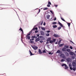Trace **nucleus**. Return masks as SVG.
Masks as SVG:
<instances>
[{"label":"nucleus","mask_w":76,"mask_h":76,"mask_svg":"<svg viewBox=\"0 0 76 76\" xmlns=\"http://www.w3.org/2000/svg\"><path fill=\"white\" fill-rule=\"evenodd\" d=\"M59 42H60V41H59V42H58V45H59V44H60Z\"/></svg>","instance_id":"4d7b16f0"},{"label":"nucleus","mask_w":76,"mask_h":76,"mask_svg":"<svg viewBox=\"0 0 76 76\" xmlns=\"http://www.w3.org/2000/svg\"><path fill=\"white\" fill-rule=\"evenodd\" d=\"M56 39H53V42H55V41H56Z\"/></svg>","instance_id":"de8ad7c7"},{"label":"nucleus","mask_w":76,"mask_h":76,"mask_svg":"<svg viewBox=\"0 0 76 76\" xmlns=\"http://www.w3.org/2000/svg\"><path fill=\"white\" fill-rule=\"evenodd\" d=\"M40 40L39 38H37L35 40V42H38V41H39Z\"/></svg>","instance_id":"f8f14e48"},{"label":"nucleus","mask_w":76,"mask_h":76,"mask_svg":"<svg viewBox=\"0 0 76 76\" xmlns=\"http://www.w3.org/2000/svg\"><path fill=\"white\" fill-rule=\"evenodd\" d=\"M40 10H40V9H39V12H40Z\"/></svg>","instance_id":"680f3d73"},{"label":"nucleus","mask_w":76,"mask_h":76,"mask_svg":"<svg viewBox=\"0 0 76 76\" xmlns=\"http://www.w3.org/2000/svg\"><path fill=\"white\" fill-rule=\"evenodd\" d=\"M40 23L41 25H42V23H43V21H41Z\"/></svg>","instance_id":"2f4dec72"},{"label":"nucleus","mask_w":76,"mask_h":76,"mask_svg":"<svg viewBox=\"0 0 76 76\" xmlns=\"http://www.w3.org/2000/svg\"><path fill=\"white\" fill-rule=\"evenodd\" d=\"M40 42L41 43H42V42H43V41H42V40H40Z\"/></svg>","instance_id":"37998d69"},{"label":"nucleus","mask_w":76,"mask_h":76,"mask_svg":"<svg viewBox=\"0 0 76 76\" xmlns=\"http://www.w3.org/2000/svg\"><path fill=\"white\" fill-rule=\"evenodd\" d=\"M37 37H39V34H38L37 35Z\"/></svg>","instance_id":"bf43d9fd"},{"label":"nucleus","mask_w":76,"mask_h":76,"mask_svg":"<svg viewBox=\"0 0 76 76\" xmlns=\"http://www.w3.org/2000/svg\"><path fill=\"white\" fill-rule=\"evenodd\" d=\"M19 31H20L21 32H23V30H22V29L21 27L19 29Z\"/></svg>","instance_id":"412c9836"},{"label":"nucleus","mask_w":76,"mask_h":76,"mask_svg":"<svg viewBox=\"0 0 76 76\" xmlns=\"http://www.w3.org/2000/svg\"><path fill=\"white\" fill-rule=\"evenodd\" d=\"M65 67H67V65H66V64H65Z\"/></svg>","instance_id":"052dcab7"},{"label":"nucleus","mask_w":76,"mask_h":76,"mask_svg":"<svg viewBox=\"0 0 76 76\" xmlns=\"http://www.w3.org/2000/svg\"><path fill=\"white\" fill-rule=\"evenodd\" d=\"M46 53V51H45V50H44L42 51V53Z\"/></svg>","instance_id":"72a5a7b5"},{"label":"nucleus","mask_w":76,"mask_h":76,"mask_svg":"<svg viewBox=\"0 0 76 76\" xmlns=\"http://www.w3.org/2000/svg\"><path fill=\"white\" fill-rule=\"evenodd\" d=\"M46 32H47L48 33H49V32H50V31H46Z\"/></svg>","instance_id":"c03bdc74"},{"label":"nucleus","mask_w":76,"mask_h":76,"mask_svg":"<svg viewBox=\"0 0 76 76\" xmlns=\"http://www.w3.org/2000/svg\"><path fill=\"white\" fill-rule=\"evenodd\" d=\"M69 41L70 42H72V44H74V43L71 40H70Z\"/></svg>","instance_id":"49530a36"},{"label":"nucleus","mask_w":76,"mask_h":76,"mask_svg":"<svg viewBox=\"0 0 76 76\" xmlns=\"http://www.w3.org/2000/svg\"><path fill=\"white\" fill-rule=\"evenodd\" d=\"M65 61V60H64V59H62L61 60V61L62 62H63V61Z\"/></svg>","instance_id":"e433bc0d"},{"label":"nucleus","mask_w":76,"mask_h":76,"mask_svg":"<svg viewBox=\"0 0 76 76\" xmlns=\"http://www.w3.org/2000/svg\"><path fill=\"white\" fill-rule=\"evenodd\" d=\"M63 58H66V57L64 56V55L62 57Z\"/></svg>","instance_id":"a19ab883"},{"label":"nucleus","mask_w":76,"mask_h":76,"mask_svg":"<svg viewBox=\"0 0 76 76\" xmlns=\"http://www.w3.org/2000/svg\"><path fill=\"white\" fill-rule=\"evenodd\" d=\"M56 20V18H55L54 19V20Z\"/></svg>","instance_id":"13d9d810"},{"label":"nucleus","mask_w":76,"mask_h":76,"mask_svg":"<svg viewBox=\"0 0 76 76\" xmlns=\"http://www.w3.org/2000/svg\"><path fill=\"white\" fill-rule=\"evenodd\" d=\"M69 48L71 50H72L73 49V47H72V46H70Z\"/></svg>","instance_id":"58836bf2"},{"label":"nucleus","mask_w":76,"mask_h":76,"mask_svg":"<svg viewBox=\"0 0 76 76\" xmlns=\"http://www.w3.org/2000/svg\"><path fill=\"white\" fill-rule=\"evenodd\" d=\"M51 37L48 38L46 40L47 42H48L49 41H51Z\"/></svg>","instance_id":"423d86ee"},{"label":"nucleus","mask_w":76,"mask_h":76,"mask_svg":"<svg viewBox=\"0 0 76 76\" xmlns=\"http://www.w3.org/2000/svg\"><path fill=\"white\" fill-rule=\"evenodd\" d=\"M34 39H30V43H33L34 42L32 41H34Z\"/></svg>","instance_id":"6e6552de"},{"label":"nucleus","mask_w":76,"mask_h":76,"mask_svg":"<svg viewBox=\"0 0 76 76\" xmlns=\"http://www.w3.org/2000/svg\"><path fill=\"white\" fill-rule=\"evenodd\" d=\"M55 44H58L57 42H56L55 43Z\"/></svg>","instance_id":"e2e57ef3"},{"label":"nucleus","mask_w":76,"mask_h":76,"mask_svg":"<svg viewBox=\"0 0 76 76\" xmlns=\"http://www.w3.org/2000/svg\"><path fill=\"white\" fill-rule=\"evenodd\" d=\"M52 24L56 25V24H57V23L56 22H54L52 23Z\"/></svg>","instance_id":"bb28decb"},{"label":"nucleus","mask_w":76,"mask_h":76,"mask_svg":"<svg viewBox=\"0 0 76 76\" xmlns=\"http://www.w3.org/2000/svg\"><path fill=\"white\" fill-rule=\"evenodd\" d=\"M62 51H66V48H64L62 49Z\"/></svg>","instance_id":"a211bd4d"},{"label":"nucleus","mask_w":76,"mask_h":76,"mask_svg":"<svg viewBox=\"0 0 76 76\" xmlns=\"http://www.w3.org/2000/svg\"><path fill=\"white\" fill-rule=\"evenodd\" d=\"M56 53H59V54H61L62 53V52L61 51H60V50H58L56 52Z\"/></svg>","instance_id":"0eeeda50"},{"label":"nucleus","mask_w":76,"mask_h":76,"mask_svg":"<svg viewBox=\"0 0 76 76\" xmlns=\"http://www.w3.org/2000/svg\"><path fill=\"white\" fill-rule=\"evenodd\" d=\"M46 35L47 37H49L50 36V34L49 33L46 34Z\"/></svg>","instance_id":"cd10ccee"},{"label":"nucleus","mask_w":76,"mask_h":76,"mask_svg":"<svg viewBox=\"0 0 76 76\" xmlns=\"http://www.w3.org/2000/svg\"><path fill=\"white\" fill-rule=\"evenodd\" d=\"M48 4H50V5H51V3L50 1H48Z\"/></svg>","instance_id":"473e14b6"},{"label":"nucleus","mask_w":76,"mask_h":76,"mask_svg":"<svg viewBox=\"0 0 76 76\" xmlns=\"http://www.w3.org/2000/svg\"><path fill=\"white\" fill-rule=\"evenodd\" d=\"M46 44H49V42H47Z\"/></svg>","instance_id":"0e129e2a"},{"label":"nucleus","mask_w":76,"mask_h":76,"mask_svg":"<svg viewBox=\"0 0 76 76\" xmlns=\"http://www.w3.org/2000/svg\"><path fill=\"white\" fill-rule=\"evenodd\" d=\"M47 6L48 7H50V4H48V5H47Z\"/></svg>","instance_id":"8fccbe9b"},{"label":"nucleus","mask_w":76,"mask_h":76,"mask_svg":"<svg viewBox=\"0 0 76 76\" xmlns=\"http://www.w3.org/2000/svg\"><path fill=\"white\" fill-rule=\"evenodd\" d=\"M68 69V66H66L65 68V69Z\"/></svg>","instance_id":"a18cd8bd"},{"label":"nucleus","mask_w":76,"mask_h":76,"mask_svg":"<svg viewBox=\"0 0 76 76\" xmlns=\"http://www.w3.org/2000/svg\"><path fill=\"white\" fill-rule=\"evenodd\" d=\"M67 24L69 27H70V23H67Z\"/></svg>","instance_id":"c9c22d12"},{"label":"nucleus","mask_w":76,"mask_h":76,"mask_svg":"<svg viewBox=\"0 0 76 76\" xmlns=\"http://www.w3.org/2000/svg\"><path fill=\"white\" fill-rule=\"evenodd\" d=\"M55 7H57V6H58V5H55Z\"/></svg>","instance_id":"6e6d98bb"},{"label":"nucleus","mask_w":76,"mask_h":76,"mask_svg":"<svg viewBox=\"0 0 76 76\" xmlns=\"http://www.w3.org/2000/svg\"><path fill=\"white\" fill-rule=\"evenodd\" d=\"M31 38L32 39H34V38H35V39H36V38H37V37H35V36H32V37H31Z\"/></svg>","instance_id":"4468645a"},{"label":"nucleus","mask_w":76,"mask_h":76,"mask_svg":"<svg viewBox=\"0 0 76 76\" xmlns=\"http://www.w3.org/2000/svg\"><path fill=\"white\" fill-rule=\"evenodd\" d=\"M48 54H51V52H49L48 53Z\"/></svg>","instance_id":"5fc2aeb1"},{"label":"nucleus","mask_w":76,"mask_h":76,"mask_svg":"<svg viewBox=\"0 0 76 76\" xmlns=\"http://www.w3.org/2000/svg\"><path fill=\"white\" fill-rule=\"evenodd\" d=\"M29 52L30 53V56H33V55H34V54H33L30 50L29 51Z\"/></svg>","instance_id":"f3484780"},{"label":"nucleus","mask_w":76,"mask_h":76,"mask_svg":"<svg viewBox=\"0 0 76 76\" xmlns=\"http://www.w3.org/2000/svg\"><path fill=\"white\" fill-rule=\"evenodd\" d=\"M32 32V31H31L28 34H27V35L26 36V39H30L31 38V37L30 36V35H31V34Z\"/></svg>","instance_id":"f257e3e1"},{"label":"nucleus","mask_w":76,"mask_h":76,"mask_svg":"<svg viewBox=\"0 0 76 76\" xmlns=\"http://www.w3.org/2000/svg\"><path fill=\"white\" fill-rule=\"evenodd\" d=\"M61 20L64 22H66V21L64 19V18H63L62 17H61Z\"/></svg>","instance_id":"5701e85b"},{"label":"nucleus","mask_w":76,"mask_h":76,"mask_svg":"<svg viewBox=\"0 0 76 76\" xmlns=\"http://www.w3.org/2000/svg\"><path fill=\"white\" fill-rule=\"evenodd\" d=\"M75 53H76V51H75Z\"/></svg>","instance_id":"338daca9"},{"label":"nucleus","mask_w":76,"mask_h":76,"mask_svg":"<svg viewBox=\"0 0 76 76\" xmlns=\"http://www.w3.org/2000/svg\"><path fill=\"white\" fill-rule=\"evenodd\" d=\"M71 60V59L70 58H68L66 59V61L68 62H70V61Z\"/></svg>","instance_id":"9d476101"},{"label":"nucleus","mask_w":76,"mask_h":76,"mask_svg":"<svg viewBox=\"0 0 76 76\" xmlns=\"http://www.w3.org/2000/svg\"><path fill=\"white\" fill-rule=\"evenodd\" d=\"M35 29H36V30H38V28L37 27H36V28H34L31 31H34Z\"/></svg>","instance_id":"ddd939ff"},{"label":"nucleus","mask_w":76,"mask_h":76,"mask_svg":"<svg viewBox=\"0 0 76 76\" xmlns=\"http://www.w3.org/2000/svg\"><path fill=\"white\" fill-rule=\"evenodd\" d=\"M64 45V44H61L59 46L60 47H62L63 46V45Z\"/></svg>","instance_id":"aec40b11"},{"label":"nucleus","mask_w":76,"mask_h":76,"mask_svg":"<svg viewBox=\"0 0 76 76\" xmlns=\"http://www.w3.org/2000/svg\"><path fill=\"white\" fill-rule=\"evenodd\" d=\"M64 54H61L60 55V57H62L63 56H64Z\"/></svg>","instance_id":"c85d7f7f"},{"label":"nucleus","mask_w":76,"mask_h":76,"mask_svg":"<svg viewBox=\"0 0 76 76\" xmlns=\"http://www.w3.org/2000/svg\"><path fill=\"white\" fill-rule=\"evenodd\" d=\"M50 12L52 14H53V11H52L51 10H50Z\"/></svg>","instance_id":"ea45409f"},{"label":"nucleus","mask_w":76,"mask_h":76,"mask_svg":"<svg viewBox=\"0 0 76 76\" xmlns=\"http://www.w3.org/2000/svg\"><path fill=\"white\" fill-rule=\"evenodd\" d=\"M2 9H4H4L2 8L1 9H0V10H2Z\"/></svg>","instance_id":"69168bd1"},{"label":"nucleus","mask_w":76,"mask_h":76,"mask_svg":"<svg viewBox=\"0 0 76 76\" xmlns=\"http://www.w3.org/2000/svg\"><path fill=\"white\" fill-rule=\"evenodd\" d=\"M65 47H66L67 48H69V45L65 46Z\"/></svg>","instance_id":"4c0bfd02"},{"label":"nucleus","mask_w":76,"mask_h":76,"mask_svg":"<svg viewBox=\"0 0 76 76\" xmlns=\"http://www.w3.org/2000/svg\"><path fill=\"white\" fill-rule=\"evenodd\" d=\"M75 67H73L72 68L73 70H74V71H75V70H76V68H75Z\"/></svg>","instance_id":"c756f323"},{"label":"nucleus","mask_w":76,"mask_h":76,"mask_svg":"<svg viewBox=\"0 0 76 76\" xmlns=\"http://www.w3.org/2000/svg\"><path fill=\"white\" fill-rule=\"evenodd\" d=\"M58 30H60V29H61V27H59L58 28Z\"/></svg>","instance_id":"f704fd0d"},{"label":"nucleus","mask_w":76,"mask_h":76,"mask_svg":"<svg viewBox=\"0 0 76 76\" xmlns=\"http://www.w3.org/2000/svg\"><path fill=\"white\" fill-rule=\"evenodd\" d=\"M47 19H49L50 18V15H48L46 16Z\"/></svg>","instance_id":"6ab92c4d"},{"label":"nucleus","mask_w":76,"mask_h":76,"mask_svg":"<svg viewBox=\"0 0 76 76\" xmlns=\"http://www.w3.org/2000/svg\"><path fill=\"white\" fill-rule=\"evenodd\" d=\"M72 66L73 67H76V63L75 62H73L72 64Z\"/></svg>","instance_id":"39448f33"},{"label":"nucleus","mask_w":76,"mask_h":76,"mask_svg":"<svg viewBox=\"0 0 76 76\" xmlns=\"http://www.w3.org/2000/svg\"><path fill=\"white\" fill-rule=\"evenodd\" d=\"M66 65V64H64L61 65L62 66H65Z\"/></svg>","instance_id":"79ce46f5"},{"label":"nucleus","mask_w":76,"mask_h":76,"mask_svg":"<svg viewBox=\"0 0 76 76\" xmlns=\"http://www.w3.org/2000/svg\"><path fill=\"white\" fill-rule=\"evenodd\" d=\"M31 47H32L34 49V50H37V49H38V47L37 46L34 47V46H32V45H31Z\"/></svg>","instance_id":"7ed1b4c3"},{"label":"nucleus","mask_w":76,"mask_h":76,"mask_svg":"<svg viewBox=\"0 0 76 76\" xmlns=\"http://www.w3.org/2000/svg\"><path fill=\"white\" fill-rule=\"evenodd\" d=\"M53 26L54 28H57V26L56 25Z\"/></svg>","instance_id":"a878e982"},{"label":"nucleus","mask_w":76,"mask_h":76,"mask_svg":"<svg viewBox=\"0 0 76 76\" xmlns=\"http://www.w3.org/2000/svg\"><path fill=\"white\" fill-rule=\"evenodd\" d=\"M69 67H71L72 66V65H71V64H69Z\"/></svg>","instance_id":"603ef678"},{"label":"nucleus","mask_w":76,"mask_h":76,"mask_svg":"<svg viewBox=\"0 0 76 76\" xmlns=\"http://www.w3.org/2000/svg\"><path fill=\"white\" fill-rule=\"evenodd\" d=\"M69 54H70V55H74V53L72 52H69Z\"/></svg>","instance_id":"2eb2a0df"},{"label":"nucleus","mask_w":76,"mask_h":76,"mask_svg":"<svg viewBox=\"0 0 76 76\" xmlns=\"http://www.w3.org/2000/svg\"><path fill=\"white\" fill-rule=\"evenodd\" d=\"M58 23L61 27H62L63 28H64V26H63V25H62V24H61V23L58 22Z\"/></svg>","instance_id":"f03ea898"},{"label":"nucleus","mask_w":76,"mask_h":76,"mask_svg":"<svg viewBox=\"0 0 76 76\" xmlns=\"http://www.w3.org/2000/svg\"><path fill=\"white\" fill-rule=\"evenodd\" d=\"M40 34L42 35H45V33H44V32L43 31H41Z\"/></svg>","instance_id":"20e7f679"},{"label":"nucleus","mask_w":76,"mask_h":76,"mask_svg":"<svg viewBox=\"0 0 76 76\" xmlns=\"http://www.w3.org/2000/svg\"><path fill=\"white\" fill-rule=\"evenodd\" d=\"M49 42L50 43V44H52V43H53V41L52 40H50Z\"/></svg>","instance_id":"7c9ffc66"},{"label":"nucleus","mask_w":76,"mask_h":76,"mask_svg":"<svg viewBox=\"0 0 76 76\" xmlns=\"http://www.w3.org/2000/svg\"><path fill=\"white\" fill-rule=\"evenodd\" d=\"M41 28L42 30H43V31H45V28L44 27H41Z\"/></svg>","instance_id":"4be33fe9"},{"label":"nucleus","mask_w":76,"mask_h":76,"mask_svg":"<svg viewBox=\"0 0 76 76\" xmlns=\"http://www.w3.org/2000/svg\"><path fill=\"white\" fill-rule=\"evenodd\" d=\"M69 68L70 69V70H72V69H73V68H72V67H70Z\"/></svg>","instance_id":"3c124183"},{"label":"nucleus","mask_w":76,"mask_h":76,"mask_svg":"<svg viewBox=\"0 0 76 76\" xmlns=\"http://www.w3.org/2000/svg\"><path fill=\"white\" fill-rule=\"evenodd\" d=\"M53 36L55 37H60V36L57 35V34H54Z\"/></svg>","instance_id":"1a4fd4ad"},{"label":"nucleus","mask_w":76,"mask_h":76,"mask_svg":"<svg viewBox=\"0 0 76 76\" xmlns=\"http://www.w3.org/2000/svg\"><path fill=\"white\" fill-rule=\"evenodd\" d=\"M39 54H42V52L41 51V49H39Z\"/></svg>","instance_id":"9b49d317"},{"label":"nucleus","mask_w":76,"mask_h":76,"mask_svg":"<svg viewBox=\"0 0 76 76\" xmlns=\"http://www.w3.org/2000/svg\"><path fill=\"white\" fill-rule=\"evenodd\" d=\"M48 8L45 7V8H43V10H48Z\"/></svg>","instance_id":"393cba45"},{"label":"nucleus","mask_w":76,"mask_h":76,"mask_svg":"<svg viewBox=\"0 0 76 76\" xmlns=\"http://www.w3.org/2000/svg\"><path fill=\"white\" fill-rule=\"evenodd\" d=\"M21 41H22V39H21Z\"/></svg>","instance_id":"774afa93"},{"label":"nucleus","mask_w":76,"mask_h":76,"mask_svg":"<svg viewBox=\"0 0 76 76\" xmlns=\"http://www.w3.org/2000/svg\"><path fill=\"white\" fill-rule=\"evenodd\" d=\"M66 51H68V52H70V49H66Z\"/></svg>","instance_id":"b1692460"},{"label":"nucleus","mask_w":76,"mask_h":76,"mask_svg":"<svg viewBox=\"0 0 76 76\" xmlns=\"http://www.w3.org/2000/svg\"><path fill=\"white\" fill-rule=\"evenodd\" d=\"M38 32V30H36L35 31V33H37V32Z\"/></svg>","instance_id":"09e8293b"},{"label":"nucleus","mask_w":76,"mask_h":76,"mask_svg":"<svg viewBox=\"0 0 76 76\" xmlns=\"http://www.w3.org/2000/svg\"><path fill=\"white\" fill-rule=\"evenodd\" d=\"M65 54H66V56H69V53L67 52H65Z\"/></svg>","instance_id":"dca6fc26"},{"label":"nucleus","mask_w":76,"mask_h":76,"mask_svg":"<svg viewBox=\"0 0 76 76\" xmlns=\"http://www.w3.org/2000/svg\"><path fill=\"white\" fill-rule=\"evenodd\" d=\"M46 24L45 23V22H44V23H43V25H44V26H45V24Z\"/></svg>","instance_id":"864d4df0"}]
</instances>
